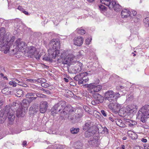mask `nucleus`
<instances>
[{
  "instance_id": "6e6552de",
  "label": "nucleus",
  "mask_w": 149,
  "mask_h": 149,
  "mask_svg": "<svg viewBox=\"0 0 149 149\" xmlns=\"http://www.w3.org/2000/svg\"><path fill=\"white\" fill-rule=\"evenodd\" d=\"M121 105L116 102H111L108 105L109 108L113 112H118L119 111L121 113L122 111L120 109Z\"/></svg>"
},
{
  "instance_id": "3c124183",
  "label": "nucleus",
  "mask_w": 149,
  "mask_h": 149,
  "mask_svg": "<svg viewBox=\"0 0 149 149\" xmlns=\"http://www.w3.org/2000/svg\"><path fill=\"white\" fill-rule=\"evenodd\" d=\"M144 149H149V146L148 144H145L144 145Z\"/></svg>"
},
{
  "instance_id": "774afa93",
  "label": "nucleus",
  "mask_w": 149,
  "mask_h": 149,
  "mask_svg": "<svg viewBox=\"0 0 149 149\" xmlns=\"http://www.w3.org/2000/svg\"><path fill=\"white\" fill-rule=\"evenodd\" d=\"M108 117L109 118V119L112 122H113L115 121V120H114V119L112 118L109 117V116Z\"/></svg>"
},
{
  "instance_id": "9d476101",
  "label": "nucleus",
  "mask_w": 149,
  "mask_h": 149,
  "mask_svg": "<svg viewBox=\"0 0 149 149\" xmlns=\"http://www.w3.org/2000/svg\"><path fill=\"white\" fill-rule=\"evenodd\" d=\"M111 9L113 10L116 12H119L122 9V7L118 3H117L115 1H112V2L111 4Z\"/></svg>"
},
{
  "instance_id": "09e8293b",
  "label": "nucleus",
  "mask_w": 149,
  "mask_h": 149,
  "mask_svg": "<svg viewBox=\"0 0 149 149\" xmlns=\"http://www.w3.org/2000/svg\"><path fill=\"white\" fill-rule=\"evenodd\" d=\"M0 47H1L2 49H6V45H2L3 44L1 41H2L3 40H1V39H0Z\"/></svg>"
},
{
  "instance_id": "37998d69",
  "label": "nucleus",
  "mask_w": 149,
  "mask_h": 149,
  "mask_svg": "<svg viewBox=\"0 0 149 149\" xmlns=\"http://www.w3.org/2000/svg\"><path fill=\"white\" fill-rule=\"evenodd\" d=\"M96 117L97 118L100 120V121L102 120V114L100 113L97 112V114Z\"/></svg>"
},
{
  "instance_id": "dca6fc26",
  "label": "nucleus",
  "mask_w": 149,
  "mask_h": 149,
  "mask_svg": "<svg viewBox=\"0 0 149 149\" xmlns=\"http://www.w3.org/2000/svg\"><path fill=\"white\" fill-rule=\"evenodd\" d=\"M96 130V127L88 130L85 132V136L86 138H88L94 136L97 132Z\"/></svg>"
},
{
  "instance_id": "393cba45",
  "label": "nucleus",
  "mask_w": 149,
  "mask_h": 149,
  "mask_svg": "<svg viewBox=\"0 0 149 149\" xmlns=\"http://www.w3.org/2000/svg\"><path fill=\"white\" fill-rule=\"evenodd\" d=\"M36 50V49L35 47L31 46L28 47L27 52L28 53L31 54V55H33L35 54Z\"/></svg>"
},
{
  "instance_id": "7c9ffc66",
  "label": "nucleus",
  "mask_w": 149,
  "mask_h": 149,
  "mask_svg": "<svg viewBox=\"0 0 149 149\" xmlns=\"http://www.w3.org/2000/svg\"><path fill=\"white\" fill-rule=\"evenodd\" d=\"M23 113V109L22 108H19L17 109L16 111V114L17 116L19 117H22V116Z\"/></svg>"
},
{
  "instance_id": "cd10ccee",
  "label": "nucleus",
  "mask_w": 149,
  "mask_h": 149,
  "mask_svg": "<svg viewBox=\"0 0 149 149\" xmlns=\"http://www.w3.org/2000/svg\"><path fill=\"white\" fill-rule=\"evenodd\" d=\"M115 121L116 124L121 127H123L124 124L123 123V121L119 118H115Z\"/></svg>"
},
{
  "instance_id": "0e129e2a",
  "label": "nucleus",
  "mask_w": 149,
  "mask_h": 149,
  "mask_svg": "<svg viewBox=\"0 0 149 149\" xmlns=\"http://www.w3.org/2000/svg\"><path fill=\"white\" fill-rule=\"evenodd\" d=\"M141 141L143 142L144 143H146L147 141V140L146 139L144 138H143Z\"/></svg>"
},
{
  "instance_id": "69168bd1",
  "label": "nucleus",
  "mask_w": 149,
  "mask_h": 149,
  "mask_svg": "<svg viewBox=\"0 0 149 149\" xmlns=\"http://www.w3.org/2000/svg\"><path fill=\"white\" fill-rule=\"evenodd\" d=\"M17 9H18V10H21L23 9V8L21 6H19L17 8Z\"/></svg>"
},
{
  "instance_id": "f257e3e1",
  "label": "nucleus",
  "mask_w": 149,
  "mask_h": 149,
  "mask_svg": "<svg viewBox=\"0 0 149 149\" xmlns=\"http://www.w3.org/2000/svg\"><path fill=\"white\" fill-rule=\"evenodd\" d=\"M48 45L49 47L48 51V54H45L43 56V60L52 63L53 59L59 57L58 58L59 62L67 65L71 64V61L73 60L72 54H68L65 56V52L60 53L59 49H60V43L58 39H52L49 42Z\"/></svg>"
},
{
  "instance_id": "f3484780",
  "label": "nucleus",
  "mask_w": 149,
  "mask_h": 149,
  "mask_svg": "<svg viewBox=\"0 0 149 149\" xmlns=\"http://www.w3.org/2000/svg\"><path fill=\"white\" fill-rule=\"evenodd\" d=\"M84 38L81 36L75 37L73 40L74 44L78 46H81L83 44Z\"/></svg>"
},
{
  "instance_id": "39448f33",
  "label": "nucleus",
  "mask_w": 149,
  "mask_h": 149,
  "mask_svg": "<svg viewBox=\"0 0 149 149\" xmlns=\"http://www.w3.org/2000/svg\"><path fill=\"white\" fill-rule=\"evenodd\" d=\"M120 96V94L118 93H114L113 91H109L105 92L103 100L104 99L105 100H108L110 102H116L118 98Z\"/></svg>"
},
{
  "instance_id": "de8ad7c7",
  "label": "nucleus",
  "mask_w": 149,
  "mask_h": 149,
  "mask_svg": "<svg viewBox=\"0 0 149 149\" xmlns=\"http://www.w3.org/2000/svg\"><path fill=\"white\" fill-rule=\"evenodd\" d=\"M91 38H87L85 41L86 43V45H89L91 42Z\"/></svg>"
},
{
  "instance_id": "f8f14e48",
  "label": "nucleus",
  "mask_w": 149,
  "mask_h": 149,
  "mask_svg": "<svg viewBox=\"0 0 149 149\" xmlns=\"http://www.w3.org/2000/svg\"><path fill=\"white\" fill-rule=\"evenodd\" d=\"M89 87L91 88V93L93 91L97 92L100 90L102 88V86L101 85H97L95 83H92L89 85Z\"/></svg>"
},
{
  "instance_id": "5fc2aeb1",
  "label": "nucleus",
  "mask_w": 149,
  "mask_h": 149,
  "mask_svg": "<svg viewBox=\"0 0 149 149\" xmlns=\"http://www.w3.org/2000/svg\"><path fill=\"white\" fill-rule=\"evenodd\" d=\"M102 4H101L100 5H99V7L101 13H102Z\"/></svg>"
},
{
  "instance_id": "4468645a",
  "label": "nucleus",
  "mask_w": 149,
  "mask_h": 149,
  "mask_svg": "<svg viewBox=\"0 0 149 149\" xmlns=\"http://www.w3.org/2000/svg\"><path fill=\"white\" fill-rule=\"evenodd\" d=\"M131 10L128 8H125L122 10L120 15L122 18H126L131 16Z\"/></svg>"
},
{
  "instance_id": "13d9d810",
  "label": "nucleus",
  "mask_w": 149,
  "mask_h": 149,
  "mask_svg": "<svg viewBox=\"0 0 149 149\" xmlns=\"http://www.w3.org/2000/svg\"><path fill=\"white\" fill-rule=\"evenodd\" d=\"M41 86L43 87L47 88V87L49 86V85L47 84H42Z\"/></svg>"
},
{
  "instance_id": "2eb2a0df",
  "label": "nucleus",
  "mask_w": 149,
  "mask_h": 149,
  "mask_svg": "<svg viewBox=\"0 0 149 149\" xmlns=\"http://www.w3.org/2000/svg\"><path fill=\"white\" fill-rule=\"evenodd\" d=\"M48 106V103L47 101H42L40 104V108L39 110L41 113H44L46 111Z\"/></svg>"
},
{
  "instance_id": "6e6d98bb",
  "label": "nucleus",
  "mask_w": 149,
  "mask_h": 149,
  "mask_svg": "<svg viewBox=\"0 0 149 149\" xmlns=\"http://www.w3.org/2000/svg\"><path fill=\"white\" fill-rule=\"evenodd\" d=\"M103 116L107 117H108V116H109L108 115H107L106 112L104 110H103Z\"/></svg>"
},
{
  "instance_id": "c03bdc74",
  "label": "nucleus",
  "mask_w": 149,
  "mask_h": 149,
  "mask_svg": "<svg viewBox=\"0 0 149 149\" xmlns=\"http://www.w3.org/2000/svg\"><path fill=\"white\" fill-rule=\"evenodd\" d=\"M9 84L11 85H12L13 86L15 87L16 86L17 83L14 81H10L9 82Z\"/></svg>"
},
{
  "instance_id": "2f4dec72",
  "label": "nucleus",
  "mask_w": 149,
  "mask_h": 149,
  "mask_svg": "<svg viewBox=\"0 0 149 149\" xmlns=\"http://www.w3.org/2000/svg\"><path fill=\"white\" fill-rule=\"evenodd\" d=\"M23 91L20 89H18L16 93V95L18 97H22L23 95Z\"/></svg>"
},
{
  "instance_id": "9b49d317",
  "label": "nucleus",
  "mask_w": 149,
  "mask_h": 149,
  "mask_svg": "<svg viewBox=\"0 0 149 149\" xmlns=\"http://www.w3.org/2000/svg\"><path fill=\"white\" fill-rule=\"evenodd\" d=\"M93 97L96 99L95 101H92V104L94 105H97V104L102 103V99L101 96L97 93H96L93 95Z\"/></svg>"
},
{
  "instance_id": "b1692460",
  "label": "nucleus",
  "mask_w": 149,
  "mask_h": 149,
  "mask_svg": "<svg viewBox=\"0 0 149 149\" xmlns=\"http://www.w3.org/2000/svg\"><path fill=\"white\" fill-rule=\"evenodd\" d=\"M82 64L80 62L77 61V64L74 70V73H76L80 72L82 69Z\"/></svg>"
},
{
  "instance_id": "423d86ee",
  "label": "nucleus",
  "mask_w": 149,
  "mask_h": 149,
  "mask_svg": "<svg viewBox=\"0 0 149 149\" xmlns=\"http://www.w3.org/2000/svg\"><path fill=\"white\" fill-rule=\"evenodd\" d=\"M137 109L136 106L135 105H128L126 107V109L125 111V112L124 113L123 112V116H125L126 115V114L128 115L131 114L133 115L136 113Z\"/></svg>"
},
{
  "instance_id": "6ab92c4d",
  "label": "nucleus",
  "mask_w": 149,
  "mask_h": 149,
  "mask_svg": "<svg viewBox=\"0 0 149 149\" xmlns=\"http://www.w3.org/2000/svg\"><path fill=\"white\" fill-rule=\"evenodd\" d=\"M89 144L93 146H97L99 144V142L98 137L97 136L93 137L92 139H90L88 141Z\"/></svg>"
},
{
  "instance_id": "ddd939ff",
  "label": "nucleus",
  "mask_w": 149,
  "mask_h": 149,
  "mask_svg": "<svg viewBox=\"0 0 149 149\" xmlns=\"http://www.w3.org/2000/svg\"><path fill=\"white\" fill-rule=\"evenodd\" d=\"M93 123L92 122L91 120H88L85 122L84 125L83 126V129L84 131L89 129H91L92 128L95 127L93 126Z\"/></svg>"
},
{
  "instance_id": "412c9836",
  "label": "nucleus",
  "mask_w": 149,
  "mask_h": 149,
  "mask_svg": "<svg viewBox=\"0 0 149 149\" xmlns=\"http://www.w3.org/2000/svg\"><path fill=\"white\" fill-rule=\"evenodd\" d=\"M39 110L38 106L37 105H33L30 107L29 109V112L32 114L36 113Z\"/></svg>"
},
{
  "instance_id": "20e7f679",
  "label": "nucleus",
  "mask_w": 149,
  "mask_h": 149,
  "mask_svg": "<svg viewBox=\"0 0 149 149\" xmlns=\"http://www.w3.org/2000/svg\"><path fill=\"white\" fill-rule=\"evenodd\" d=\"M148 105H145L143 106L138 111L137 118L140 119V121L143 123H145L147 120V118H149V109L147 110Z\"/></svg>"
},
{
  "instance_id": "603ef678",
  "label": "nucleus",
  "mask_w": 149,
  "mask_h": 149,
  "mask_svg": "<svg viewBox=\"0 0 149 149\" xmlns=\"http://www.w3.org/2000/svg\"><path fill=\"white\" fill-rule=\"evenodd\" d=\"M84 80L83 79H80L78 81V83L79 84H83V82H84Z\"/></svg>"
},
{
  "instance_id": "4be33fe9",
  "label": "nucleus",
  "mask_w": 149,
  "mask_h": 149,
  "mask_svg": "<svg viewBox=\"0 0 149 149\" xmlns=\"http://www.w3.org/2000/svg\"><path fill=\"white\" fill-rule=\"evenodd\" d=\"M125 123L128 126L130 127H133L137 124L136 121L132 120L129 119H125Z\"/></svg>"
},
{
  "instance_id": "72a5a7b5",
  "label": "nucleus",
  "mask_w": 149,
  "mask_h": 149,
  "mask_svg": "<svg viewBox=\"0 0 149 149\" xmlns=\"http://www.w3.org/2000/svg\"><path fill=\"white\" fill-rule=\"evenodd\" d=\"M76 31L78 33L81 35H83L85 34L86 33L85 31L83 29H81V27L80 28H77L76 29Z\"/></svg>"
},
{
  "instance_id": "58836bf2",
  "label": "nucleus",
  "mask_w": 149,
  "mask_h": 149,
  "mask_svg": "<svg viewBox=\"0 0 149 149\" xmlns=\"http://www.w3.org/2000/svg\"><path fill=\"white\" fill-rule=\"evenodd\" d=\"M74 79L76 81H78L79 80L83 79L82 77L80 76L79 74L76 75L74 78Z\"/></svg>"
},
{
  "instance_id": "1a4fd4ad",
  "label": "nucleus",
  "mask_w": 149,
  "mask_h": 149,
  "mask_svg": "<svg viewBox=\"0 0 149 149\" xmlns=\"http://www.w3.org/2000/svg\"><path fill=\"white\" fill-rule=\"evenodd\" d=\"M3 36L1 37V39L2 40H5L8 43H10V44L13 42L15 39V37H11V34L9 32H7L6 34Z\"/></svg>"
},
{
  "instance_id": "7ed1b4c3",
  "label": "nucleus",
  "mask_w": 149,
  "mask_h": 149,
  "mask_svg": "<svg viewBox=\"0 0 149 149\" xmlns=\"http://www.w3.org/2000/svg\"><path fill=\"white\" fill-rule=\"evenodd\" d=\"M75 111V108L72 107L70 105H67L60 112V116L63 119L67 117L72 123H75L76 119L75 116H70L71 114H73ZM71 114V116H72Z\"/></svg>"
},
{
  "instance_id": "8fccbe9b",
  "label": "nucleus",
  "mask_w": 149,
  "mask_h": 149,
  "mask_svg": "<svg viewBox=\"0 0 149 149\" xmlns=\"http://www.w3.org/2000/svg\"><path fill=\"white\" fill-rule=\"evenodd\" d=\"M133 132H132V131L130 130L127 132V133L128 135L130 137Z\"/></svg>"
},
{
  "instance_id": "ea45409f",
  "label": "nucleus",
  "mask_w": 149,
  "mask_h": 149,
  "mask_svg": "<svg viewBox=\"0 0 149 149\" xmlns=\"http://www.w3.org/2000/svg\"><path fill=\"white\" fill-rule=\"evenodd\" d=\"M88 74V73L86 72H83L79 74L80 76L81 77L82 79L87 76Z\"/></svg>"
},
{
  "instance_id": "aec40b11",
  "label": "nucleus",
  "mask_w": 149,
  "mask_h": 149,
  "mask_svg": "<svg viewBox=\"0 0 149 149\" xmlns=\"http://www.w3.org/2000/svg\"><path fill=\"white\" fill-rule=\"evenodd\" d=\"M34 93H28L26 95V97L29 103H31L33 100L36 99L37 97H34Z\"/></svg>"
},
{
  "instance_id": "bf43d9fd",
  "label": "nucleus",
  "mask_w": 149,
  "mask_h": 149,
  "mask_svg": "<svg viewBox=\"0 0 149 149\" xmlns=\"http://www.w3.org/2000/svg\"><path fill=\"white\" fill-rule=\"evenodd\" d=\"M40 57L41 56H40L39 54L35 56V57L38 60L40 59Z\"/></svg>"
},
{
  "instance_id": "a878e982",
  "label": "nucleus",
  "mask_w": 149,
  "mask_h": 149,
  "mask_svg": "<svg viewBox=\"0 0 149 149\" xmlns=\"http://www.w3.org/2000/svg\"><path fill=\"white\" fill-rule=\"evenodd\" d=\"M15 79V81L17 82V84L19 85L25 87H28V85L26 84H24L22 80L21 79L20 80H19L16 79Z\"/></svg>"
},
{
  "instance_id": "680f3d73",
  "label": "nucleus",
  "mask_w": 149,
  "mask_h": 149,
  "mask_svg": "<svg viewBox=\"0 0 149 149\" xmlns=\"http://www.w3.org/2000/svg\"><path fill=\"white\" fill-rule=\"evenodd\" d=\"M26 143H27L26 141H23L22 144L23 146H26Z\"/></svg>"
},
{
  "instance_id": "79ce46f5",
  "label": "nucleus",
  "mask_w": 149,
  "mask_h": 149,
  "mask_svg": "<svg viewBox=\"0 0 149 149\" xmlns=\"http://www.w3.org/2000/svg\"><path fill=\"white\" fill-rule=\"evenodd\" d=\"M130 137H131L132 139H135L137 138L138 136L137 134L134 132L132 135L130 136Z\"/></svg>"
},
{
  "instance_id": "e433bc0d",
  "label": "nucleus",
  "mask_w": 149,
  "mask_h": 149,
  "mask_svg": "<svg viewBox=\"0 0 149 149\" xmlns=\"http://www.w3.org/2000/svg\"><path fill=\"white\" fill-rule=\"evenodd\" d=\"M103 132H104L103 134H104L105 136H107L109 134V130L106 127H104L103 128Z\"/></svg>"
},
{
  "instance_id": "bb28decb",
  "label": "nucleus",
  "mask_w": 149,
  "mask_h": 149,
  "mask_svg": "<svg viewBox=\"0 0 149 149\" xmlns=\"http://www.w3.org/2000/svg\"><path fill=\"white\" fill-rule=\"evenodd\" d=\"M82 143L80 141H77L75 143V149H82Z\"/></svg>"
},
{
  "instance_id": "c9c22d12",
  "label": "nucleus",
  "mask_w": 149,
  "mask_h": 149,
  "mask_svg": "<svg viewBox=\"0 0 149 149\" xmlns=\"http://www.w3.org/2000/svg\"><path fill=\"white\" fill-rule=\"evenodd\" d=\"M5 28L3 27H1L0 29V39H1V37L3 36V35L5 34Z\"/></svg>"
},
{
  "instance_id": "a211bd4d",
  "label": "nucleus",
  "mask_w": 149,
  "mask_h": 149,
  "mask_svg": "<svg viewBox=\"0 0 149 149\" xmlns=\"http://www.w3.org/2000/svg\"><path fill=\"white\" fill-rule=\"evenodd\" d=\"M15 45L20 49L22 48L24 49V47H26L25 42L21 41L20 39H18L15 41Z\"/></svg>"
},
{
  "instance_id": "473e14b6",
  "label": "nucleus",
  "mask_w": 149,
  "mask_h": 149,
  "mask_svg": "<svg viewBox=\"0 0 149 149\" xmlns=\"http://www.w3.org/2000/svg\"><path fill=\"white\" fill-rule=\"evenodd\" d=\"M79 129L77 128L72 127L70 129V131L71 132L72 134H76L79 131Z\"/></svg>"
},
{
  "instance_id": "338daca9",
  "label": "nucleus",
  "mask_w": 149,
  "mask_h": 149,
  "mask_svg": "<svg viewBox=\"0 0 149 149\" xmlns=\"http://www.w3.org/2000/svg\"><path fill=\"white\" fill-rule=\"evenodd\" d=\"M46 93L47 94H50L51 93V92L50 91L48 90H47V91H46Z\"/></svg>"
},
{
  "instance_id": "f704fd0d",
  "label": "nucleus",
  "mask_w": 149,
  "mask_h": 149,
  "mask_svg": "<svg viewBox=\"0 0 149 149\" xmlns=\"http://www.w3.org/2000/svg\"><path fill=\"white\" fill-rule=\"evenodd\" d=\"M143 22L146 27L149 26V16L145 18L143 20Z\"/></svg>"
},
{
  "instance_id": "49530a36",
  "label": "nucleus",
  "mask_w": 149,
  "mask_h": 149,
  "mask_svg": "<svg viewBox=\"0 0 149 149\" xmlns=\"http://www.w3.org/2000/svg\"><path fill=\"white\" fill-rule=\"evenodd\" d=\"M131 16L132 17L133 16H135L137 14V12L136 11L134 10H131Z\"/></svg>"
},
{
  "instance_id": "e2e57ef3",
  "label": "nucleus",
  "mask_w": 149,
  "mask_h": 149,
  "mask_svg": "<svg viewBox=\"0 0 149 149\" xmlns=\"http://www.w3.org/2000/svg\"><path fill=\"white\" fill-rule=\"evenodd\" d=\"M23 12L25 14V15H29V13L27 11H25V10H24Z\"/></svg>"
},
{
  "instance_id": "052dcab7",
  "label": "nucleus",
  "mask_w": 149,
  "mask_h": 149,
  "mask_svg": "<svg viewBox=\"0 0 149 149\" xmlns=\"http://www.w3.org/2000/svg\"><path fill=\"white\" fill-rule=\"evenodd\" d=\"M42 79H38L37 80H36V81H37L38 82L41 83L42 82H43L44 81H42Z\"/></svg>"
},
{
  "instance_id": "4d7b16f0",
  "label": "nucleus",
  "mask_w": 149,
  "mask_h": 149,
  "mask_svg": "<svg viewBox=\"0 0 149 149\" xmlns=\"http://www.w3.org/2000/svg\"><path fill=\"white\" fill-rule=\"evenodd\" d=\"M27 81H28L34 83L36 81V80L34 79H29L27 80Z\"/></svg>"
},
{
  "instance_id": "0eeeda50",
  "label": "nucleus",
  "mask_w": 149,
  "mask_h": 149,
  "mask_svg": "<svg viewBox=\"0 0 149 149\" xmlns=\"http://www.w3.org/2000/svg\"><path fill=\"white\" fill-rule=\"evenodd\" d=\"M67 105H66V102L64 101L61 100L59 101L58 103L55 104L52 107V110L54 109L55 110L57 111L58 112H60L61 109H63Z\"/></svg>"
},
{
  "instance_id": "f03ea898",
  "label": "nucleus",
  "mask_w": 149,
  "mask_h": 149,
  "mask_svg": "<svg viewBox=\"0 0 149 149\" xmlns=\"http://www.w3.org/2000/svg\"><path fill=\"white\" fill-rule=\"evenodd\" d=\"M14 112V111L10 109V106L9 105H6L0 112V123H3L7 117L9 124L12 125L15 117Z\"/></svg>"
},
{
  "instance_id": "c756f323",
  "label": "nucleus",
  "mask_w": 149,
  "mask_h": 149,
  "mask_svg": "<svg viewBox=\"0 0 149 149\" xmlns=\"http://www.w3.org/2000/svg\"><path fill=\"white\" fill-rule=\"evenodd\" d=\"M22 102V105L25 108L29 106L30 103L27 99H23Z\"/></svg>"
},
{
  "instance_id": "864d4df0",
  "label": "nucleus",
  "mask_w": 149,
  "mask_h": 149,
  "mask_svg": "<svg viewBox=\"0 0 149 149\" xmlns=\"http://www.w3.org/2000/svg\"><path fill=\"white\" fill-rule=\"evenodd\" d=\"M55 149H63V145H59Z\"/></svg>"
},
{
  "instance_id": "5701e85b",
  "label": "nucleus",
  "mask_w": 149,
  "mask_h": 149,
  "mask_svg": "<svg viewBox=\"0 0 149 149\" xmlns=\"http://www.w3.org/2000/svg\"><path fill=\"white\" fill-rule=\"evenodd\" d=\"M3 51L4 53L7 54L8 52L11 55H14L16 53V51L14 49H12L10 51H9V46L7 45H6V49Z\"/></svg>"
},
{
  "instance_id": "c85d7f7f",
  "label": "nucleus",
  "mask_w": 149,
  "mask_h": 149,
  "mask_svg": "<svg viewBox=\"0 0 149 149\" xmlns=\"http://www.w3.org/2000/svg\"><path fill=\"white\" fill-rule=\"evenodd\" d=\"M112 2V1H111V0H103V4L109 6V8L111 9V4Z\"/></svg>"
},
{
  "instance_id": "a18cd8bd",
  "label": "nucleus",
  "mask_w": 149,
  "mask_h": 149,
  "mask_svg": "<svg viewBox=\"0 0 149 149\" xmlns=\"http://www.w3.org/2000/svg\"><path fill=\"white\" fill-rule=\"evenodd\" d=\"M8 90L7 88H4L2 90V92L3 94H7L8 93Z\"/></svg>"
},
{
  "instance_id": "a19ab883",
  "label": "nucleus",
  "mask_w": 149,
  "mask_h": 149,
  "mask_svg": "<svg viewBox=\"0 0 149 149\" xmlns=\"http://www.w3.org/2000/svg\"><path fill=\"white\" fill-rule=\"evenodd\" d=\"M52 108H51V115L54 116H55L56 114L58 113V112L56 110H55L54 109H53V110H52Z\"/></svg>"
},
{
  "instance_id": "4c0bfd02",
  "label": "nucleus",
  "mask_w": 149,
  "mask_h": 149,
  "mask_svg": "<svg viewBox=\"0 0 149 149\" xmlns=\"http://www.w3.org/2000/svg\"><path fill=\"white\" fill-rule=\"evenodd\" d=\"M36 95L37 97L40 98L45 97L46 96L45 95L42 94L40 92L36 93Z\"/></svg>"
}]
</instances>
